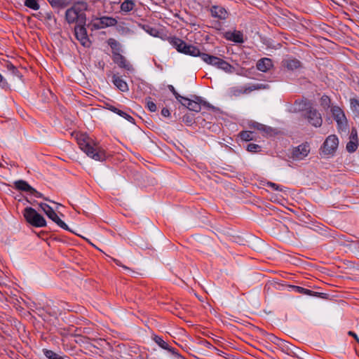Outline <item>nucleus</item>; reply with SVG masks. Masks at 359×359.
Returning a JSON list of instances; mask_svg holds the SVG:
<instances>
[{"mask_svg": "<svg viewBox=\"0 0 359 359\" xmlns=\"http://www.w3.org/2000/svg\"><path fill=\"white\" fill-rule=\"evenodd\" d=\"M88 9V4L86 1H80L74 3L70 8L65 11V20L71 24L86 23V11Z\"/></svg>", "mask_w": 359, "mask_h": 359, "instance_id": "nucleus-1", "label": "nucleus"}, {"mask_svg": "<svg viewBox=\"0 0 359 359\" xmlns=\"http://www.w3.org/2000/svg\"><path fill=\"white\" fill-rule=\"evenodd\" d=\"M78 144L80 149L88 157L98 161H103L106 159L104 151L97 145H93L92 141L88 137L81 135L78 138Z\"/></svg>", "mask_w": 359, "mask_h": 359, "instance_id": "nucleus-2", "label": "nucleus"}, {"mask_svg": "<svg viewBox=\"0 0 359 359\" xmlns=\"http://www.w3.org/2000/svg\"><path fill=\"white\" fill-rule=\"evenodd\" d=\"M202 60L208 65L223 70L226 73H231L234 70V67L229 62L214 55L204 54L202 55Z\"/></svg>", "mask_w": 359, "mask_h": 359, "instance_id": "nucleus-3", "label": "nucleus"}, {"mask_svg": "<svg viewBox=\"0 0 359 359\" xmlns=\"http://www.w3.org/2000/svg\"><path fill=\"white\" fill-rule=\"evenodd\" d=\"M23 216L29 224L35 227L46 226L45 218L31 207H27L24 210Z\"/></svg>", "mask_w": 359, "mask_h": 359, "instance_id": "nucleus-4", "label": "nucleus"}, {"mask_svg": "<svg viewBox=\"0 0 359 359\" xmlns=\"http://www.w3.org/2000/svg\"><path fill=\"white\" fill-rule=\"evenodd\" d=\"M172 95L184 107L194 111H199L201 110V104L203 102V98L201 97L194 96V99H190L186 97L181 96L177 91H172Z\"/></svg>", "mask_w": 359, "mask_h": 359, "instance_id": "nucleus-5", "label": "nucleus"}, {"mask_svg": "<svg viewBox=\"0 0 359 359\" xmlns=\"http://www.w3.org/2000/svg\"><path fill=\"white\" fill-rule=\"evenodd\" d=\"M339 140L334 135H329L325 140L320 148L321 154L325 156H330L337 149Z\"/></svg>", "mask_w": 359, "mask_h": 359, "instance_id": "nucleus-6", "label": "nucleus"}, {"mask_svg": "<svg viewBox=\"0 0 359 359\" xmlns=\"http://www.w3.org/2000/svg\"><path fill=\"white\" fill-rule=\"evenodd\" d=\"M112 60L119 68L127 72L133 73L135 72L133 65L121 53L114 51L112 53Z\"/></svg>", "mask_w": 359, "mask_h": 359, "instance_id": "nucleus-7", "label": "nucleus"}, {"mask_svg": "<svg viewBox=\"0 0 359 359\" xmlns=\"http://www.w3.org/2000/svg\"><path fill=\"white\" fill-rule=\"evenodd\" d=\"M15 188L19 191L28 192L32 195H34L37 198H43L46 201L54 203L53 201L43 197V194L37 191L34 188L31 187L26 181L20 180L14 182Z\"/></svg>", "mask_w": 359, "mask_h": 359, "instance_id": "nucleus-8", "label": "nucleus"}, {"mask_svg": "<svg viewBox=\"0 0 359 359\" xmlns=\"http://www.w3.org/2000/svg\"><path fill=\"white\" fill-rule=\"evenodd\" d=\"M85 25L86 24L76 25L74 27V35L83 46L88 47L90 46V41L88 36Z\"/></svg>", "mask_w": 359, "mask_h": 359, "instance_id": "nucleus-9", "label": "nucleus"}, {"mask_svg": "<svg viewBox=\"0 0 359 359\" xmlns=\"http://www.w3.org/2000/svg\"><path fill=\"white\" fill-rule=\"evenodd\" d=\"M117 24V20L114 18L109 16H102L94 20L92 26L95 29H104L109 27L115 26Z\"/></svg>", "mask_w": 359, "mask_h": 359, "instance_id": "nucleus-10", "label": "nucleus"}, {"mask_svg": "<svg viewBox=\"0 0 359 359\" xmlns=\"http://www.w3.org/2000/svg\"><path fill=\"white\" fill-rule=\"evenodd\" d=\"M331 111L334 120L337 123L339 128L341 130L345 129L347 126V120L341 109L339 107L334 106L332 107Z\"/></svg>", "mask_w": 359, "mask_h": 359, "instance_id": "nucleus-11", "label": "nucleus"}, {"mask_svg": "<svg viewBox=\"0 0 359 359\" xmlns=\"http://www.w3.org/2000/svg\"><path fill=\"white\" fill-rule=\"evenodd\" d=\"M306 117L309 122L315 127H320L322 125L323 119L321 114L315 109H310L306 112Z\"/></svg>", "mask_w": 359, "mask_h": 359, "instance_id": "nucleus-12", "label": "nucleus"}, {"mask_svg": "<svg viewBox=\"0 0 359 359\" xmlns=\"http://www.w3.org/2000/svg\"><path fill=\"white\" fill-rule=\"evenodd\" d=\"M310 151L308 144H300L294 148L292 152V158L295 160H302L308 156Z\"/></svg>", "mask_w": 359, "mask_h": 359, "instance_id": "nucleus-13", "label": "nucleus"}, {"mask_svg": "<svg viewBox=\"0 0 359 359\" xmlns=\"http://www.w3.org/2000/svg\"><path fill=\"white\" fill-rule=\"evenodd\" d=\"M358 147V138L357 130L355 128L351 130V133L349 137V142L346 144V150L349 153H353L356 151Z\"/></svg>", "mask_w": 359, "mask_h": 359, "instance_id": "nucleus-14", "label": "nucleus"}, {"mask_svg": "<svg viewBox=\"0 0 359 359\" xmlns=\"http://www.w3.org/2000/svg\"><path fill=\"white\" fill-rule=\"evenodd\" d=\"M153 340L163 349L168 350L175 356L181 358H182L180 354L175 351V348H171L168 344L161 337L154 335L153 337Z\"/></svg>", "mask_w": 359, "mask_h": 359, "instance_id": "nucleus-15", "label": "nucleus"}, {"mask_svg": "<svg viewBox=\"0 0 359 359\" xmlns=\"http://www.w3.org/2000/svg\"><path fill=\"white\" fill-rule=\"evenodd\" d=\"M46 215L60 228L65 230L70 231L68 226L62 219H60L57 213L52 208L48 211H47Z\"/></svg>", "mask_w": 359, "mask_h": 359, "instance_id": "nucleus-16", "label": "nucleus"}, {"mask_svg": "<svg viewBox=\"0 0 359 359\" xmlns=\"http://www.w3.org/2000/svg\"><path fill=\"white\" fill-rule=\"evenodd\" d=\"M224 37L226 40L233 41L234 43H241L244 41L243 33L237 30L225 32Z\"/></svg>", "mask_w": 359, "mask_h": 359, "instance_id": "nucleus-17", "label": "nucleus"}, {"mask_svg": "<svg viewBox=\"0 0 359 359\" xmlns=\"http://www.w3.org/2000/svg\"><path fill=\"white\" fill-rule=\"evenodd\" d=\"M168 41L170 44L180 53H182L187 44L184 41L175 36L169 37Z\"/></svg>", "mask_w": 359, "mask_h": 359, "instance_id": "nucleus-18", "label": "nucleus"}, {"mask_svg": "<svg viewBox=\"0 0 359 359\" xmlns=\"http://www.w3.org/2000/svg\"><path fill=\"white\" fill-rule=\"evenodd\" d=\"M182 53L192 57H200L201 59L202 55L205 54L204 53H201L199 48L196 46L187 43L186 44Z\"/></svg>", "mask_w": 359, "mask_h": 359, "instance_id": "nucleus-19", "label": "nucleus"}, {"mask_svg": "<svg viewBox=\"0 0 359 359\" xmlns=\"http://www.w3.org/2000/svg\"><path fill=\"white\" fill-rule=\"evenodd\" d=\"M273 67L272 60L268 57L259 60L257 62V69L262 72H266Z\"/></svg>", "mask_w": 359, "mask_h": 359, "instance_id": "nucleus-20", "label": "nucleus"}, {"mask_svg": "<svg viewBox=\"0 0 359 359\" xmlns=\"http://www.w3.org/2000/svg\"><path fill=\"white\" fill-rule=\"evenodd\" d=\"M211 14L214 18H217L221 20H225L227 18V12L223 7L212 6L211 9Z\"/></svg>", "mask_w": 359, "mask_h": 359, "instance_id": "nucleus-21", "label": "nucleus"}, {"mask_svg": "<svg viewBox=\"0 0 359 359\" xmlns=\"http://www.w3.org/2000/svg\"><path fill=\"white\" fill-rule=\"evenodd\" d=\"M290 287L295 292H297L298 293L303 294H306V295L313 296V297H319L321 294H324L323 293H319V292H313V291H311L310 290H308V289H306V288H304V287H299V286L292 285V286H290Z\"/></svg>", "mask_w": 359, "mask_h": 359, "instance_id": "nucleus-22", "label": "nucleus"}, {"mask_svg": "<svg viewBox=\"0 0 359 359\" xmlns=\"http://www.w3.org/2000/svg\"><path fill=\"white\" fill-rule=\"evenodd\" d=\"M135 6V2L133 0H124L120 6L121 11L124 13H128L133 11Z\"/></svg>", "mask_w": 359, "mask_h": 359, "instance_id": "nucleus-23", "label": "nucleus"}, {"mask_svg": "<svg viewBox=\"0 0 359 359\" xmlns=\"http://www.w3.org/2000/svg\"><path fill=\"white\" fill-rule=\"evenodd\" d=\"M112 83L118 90H128V85L126 82L118 75H114L112 76Z\"/></svg>", "mask_w": 359, "mask_h": 359, "instance_id": "nucleus-24", "label": "nucleus"}, {"mask_svg": "<svg viewBox=\"0 0 359 359\" xmlns=\"http://www.w3.org/2000/svg\"><path fill=\"white\" fill-rule=\"evenodd\" d=\"M284 65L289 70H294L300 67L301 62L297 59H288L284 61Z\"/></svg>", "mask_w": 359, "mask_h": 359, "instance_id": "nucleus-25", "label": "nucleus"}, {"mask_svg": "<svg viewBox=\"0 0 359 359\" xmlns=\"http://www.w3.org/2000/svg\"><path fill=\"white\" fill-rule=\"evenodd\" d=\"M24 4L27 8L34 11H38L40 8V6L36 0H25Z\"/></svg>", "mask_w": 359, "mask_h": 359, "instance_id": "nucleus-26", "label": "nucleus"}, {"mask_svg": "<svg viewBox=\"0 0 359 359\" xmlns=\"http://www.w3.org/2000/svg\"><path fill=\"white\" fill-rule=\"evenodd\" d=\"M142 28L147 33H148L149 35L152 36L156 37L159 34V32L157 29L152 27L149 25H144L142 26Z\"/></svg>", "mask_w": 359, "mask_h": 359, "instance_id": "nucleus-27", "label": "nucleus"}, {"mask_svg": "<svg viewBox=\"0 0 359 359\" xmlns=\"http://www.w3.org/2000/svg\"><path fill=\"white\" fill-rule=\"evenodd\" d=\"M44 355L49 359H64L62 356L50 350L44 349Z\"/></svg>", "mask_w": 359, "mask_h": 359, "instance_id": "nucleus-28", "label": "nucleus"}, {"mask_svg": "<svg viewBox=\"0 0 359 359\" xmlns=\"http://www.w3.org/2000/svg\"><path fill=\"white\" fill-rule=\"evenodd\" d=\"M350 102L352 110L356 114V115L359 116V100L351 99Z\"/></svg>", "mask_w": 359, "mask_h": 359, "instance_id": "nucleus-29", "label": "nucleus"}, {"mask_svg": "<svg viewBox=\"0 0 359 359\" xmlns=\"http://www.w3.org/2000/svg\"><path fill=\"white\" fill-rule=\"evenodd\" d=\"M240 137L244 141H250L253 139L252 133L250 131H242L240 133Z\"/></svg>", "mask_w": 359, "mask_h": 359, "instance_id": "nucleus-30", "label": "nucleus"}, {"mask_svg": "<svg viewBox=\"0 0 359 359\" xmlns=\"http://www.w3.org/2000/svg\"><path fill=\"white\" fill-rule=\"evenodd\" d=\"M330 98L326 95L322 96L320 99V104L324 109H328L330 107Z\"/></svg>", "mask_w": 359, "mask_h": 359, "instance_id": "nucleus-31", "label": "nucleus"}, {"mask_svg": "<svg viewBox=\"0 0 359 359\" xmlns=\"http://www.w3.org/2000/svg\"><path fill=\"white\" fill-rule=\"evenodd\" d=\"M250 128H254L259 130H262V131H264V132H268V130H269V129H270L269 128H267L266 126L259 123H257V122H253L252 124L250 125Z\"/></svg>", "mask_w": 359, "mask_h": 359, "instance_id": "nucleus-32", "label": "nucleus"}, {"mask_svg": "<svg viewBox=\"0 0 359 359\" xmlns=\"http://www.w3.org/2000/svg\"><path fill=\"white\" fill-rule=\"evenodd\" d=\"M146 102H147V107L149 109V111H151L152 112H154L156 111V109H157L156 105L153 101L151 100L150 97L147 98Z\"/></svg>", "mask_w": 359, "mask_h": 359, "instance_id": "nucleus-33", "label": "nucleus"}, {"mask_svg": "<svg viewBox=\"0 0 359 359\" xmlns=\"http://www.w3.org/2000/svg\"><path fill=\"white\" fill-rule=\"evenodd\" d=\"M259 148L258 144L251 143L248 145L247 150L250 152H257Z\"/></svg>", "mask_w": 359, "mask_h": 359, "instance_id": "nucleus-34", "label": "nucleus"}, {"mask_svg": "<svg viewBox=\"0 0 359 359\" xmlns=\"http://www.w3.org/2000/svg\"><path fill=\"white\" fill-rule=\"evenodd\" d=\"M267 185H268V187L272 188L274 190L280 191H283V188L280 187V186H278V184H276L273 182H268Z\"/></svg>", "mask_w": 359, "mask_h": 359, "instance_id": "nucleus-35", "label": "nucleus"}, {"mask_svg": "<svg viewBox=\"0 0 359 359\" xmlns=\"http://www.w3.org/2000/svg\"><path fill=\"white\" fill-rule=\"evenodd\" d=\"M39 205L41 208V209L45 212V214L51 208V207L49 205L43 203H40Z\"/></svg>", "mask_w": 359, "mask_h": 359, "instance_id": "nucleus-36", "label": "nucleus"}, {"mask_svg": "<svg viewBox=\"0 0 359 359\" xmlns=\"http://www.w3.org/2000/svg\"><path fill=\"white\" fill-rule=\"evenodd\" d=\"M7 82L4 76L0 74V85L2 88H5L7 86Z\"/></svg>", "mask_w": 359, "mask_h": 359, "instance_id": "nucleus-37", "label": "nucleus"}, {"mask_svg": "<svg viewBox=\"0 0 359 359\" xmlns=\"http://www.w3.org/2000/svg\"><path fill=\"white\" fill-rule=\"evenodd\" d=\"M106 108L108 109L109 110L114 112V113H117L118 109H117L116 107H115L114 106H112L109 104H106Z\"/></svg>", "mask_w": 359, "mask_h": 359, "instance_id": "nucleus-38", "label": "nucleus"}, {"mask_svg": "<svg viewBox=\"0 0 359 359\" xmlns=\"http://www.w3.org/2000/svg\"><path fill=\"white\" fill-rule=\"evenodd\" d=\"M114 262L115 263L118 265V266H121L123 269H124L125 270L128 271V272H130L131 270L126 266L125 265H123L121 264V263L120 262V261L117 260V259H114Z\"/></svg>", "mask_w": 359, "mask_h": 359, "instance_id": "nucleus-39", "label": "nucleus"}, {"mask_svg": "<svg viewBox=\"0 0 359 359\" xmlns=\"http://www.w3.org/2000/svg\"><path fill=\"white\" fill-rule=\"evenodd\" d=\"M161 114L165 117H168L170 116V113L167 108H163L161 110Z\"/></svg>", "mask_w": 359, "mask_h": 359, "instance_id": "nucleus-40", "label": "nucleus"}, {"mask_svg": "<svg viewBox=\"0 0 359 359\" xmlns=\"http://www.w3.org/2000/svg\"><path fill=\"white\" fill-rule=\"evenodd\" d=\"M124 118L130 123H134V118L129 114H126Z\"/></svg>", "mask_w": 359, "mask_h": 359, "instance_id": "nucleus-41", "label": "nucleus"}, {"mask_svg": "<svg viewBox=\"0 0 359 359\" xmlns=\"http://www.w3.org/2000/svg\"><path fill=\"white\" fill-rule=\"evenodd\" d=\"M124 118L130 123H134V118L129 114H126Z\"/></svg>", "mask_w": 359, "mask_h": 359, "instance_id": "nucleus-42", "label": "nucleus"}, {"mask_svg": "<svg viewBox=\"0 0 359 359\" xmlns=\"http://www.w3.org/2000/svg\"><path fill=\"white\" fill-rule=\"evenodd\" d=\"M348 334V335L353 337L354 339H355V340L359 343V338L358 337L357 334L355 332L349 331Z\"/></svg>", "mask_w": 359, "mask_h": 359, "instance_id": "nucleus-43", "label": "nucleus"}, {"mask_svg": "<svg viewBox=\"0 0 359 359\" xmlns=\"http://www.w3.org/2000/svg\"><path fill=\"white\" fill-rule=\"evenodd\" d=\"M203 343H204V345H205L207 348H214V347H213V346H212L210 342H208V341H203Z\"/></svg>", "mask_w": 359, "mask_h": 359, "instance_id": "nucleus-44", "label": "nucleus"}, {"mask_svg": "<svg viewBox=\"0 0 359 359\" xmlns=\"http://www.w3.org/2000/svg\"><path fill=\"white\" fill-rule=\"evenodd\" d=\"M116 114H118L120 116L124 118V116L126 115V113L124 112L123 111L118 109Z\"/></svg>", "mask_w": 359, "mask_h": 359, "instance_id": "nucleus-45", "label": "nucleus"}, {"mask_svg": "<svg viewBox=\"0 0 359 359\" xmlns=\"http://www.w3.org/2000/svg\"><path fill=\"white\" fill-rule=\"evenodd\" d=\"M8 67H9L10 69L13 70V72H15L17 71L16 67L14 65H11V64L8 65Z\"/></svg>", "mask_w": 359, "mask_h": 359, "instance_id": "nucleus-46", "label": "nucleus"}, {"mask_svg": "<svg viewBox=\"0 0 359 359\" xmlns=\"http://www.w3.org/2000/svg\"><path fill=\"white\" fill-rule=\"evenodd\" d=\"M261 88H262V86H257V87L255 88L254 89H252V87H248V88H245V90H257V89H259Z\"/></svg>", "mask_w": 359, "mask_h": 359, "instance_id": "nucleus-47", "label": "nucleus"}, {"mask_svg": "<svg viewBox=\"0 0 359 359\" xmlns=\"http://www.w3.org/2000/svg\"><path fill=\"white\" fill-rule=\"evenodd\" d=\"M168 90H175L174 87L172 85H168Z\"/></svg>", "mask_w": 359, "mask_h": 359, "instance_id": "nucleus-48", "label": "nucleus"}, {"mask_svg": "<svg viewBox=\"0 0 359 359\" xmlns=\"http://www.w3.org/2000/svg\"><path fill=\"white\" fill-rule=\"evenodd\" d=\"M83 93H84L85 94H86V95H89V94H90V93H88L87 91H86V90H83Z\"/></svg>", "mask_w": 359, "mask_h": 359, "instance_id": "nucleus-49", "label": "nucleus"}, {"mask_svg": "<svg viewBox=\"0 0 359 359\" xmlns=\"http://www.w3.org/2000/svg\"><path fill=\"white\" fill-rule=\"evenodd\" d=\"M0 166H1V167H3L4 165H3V164H2V163H0Z\"/></svg>", "mask_w": 359, "mask_h": 359, "instance_id": "nucleus-50", "label": "nucleus"}]
</instances>
